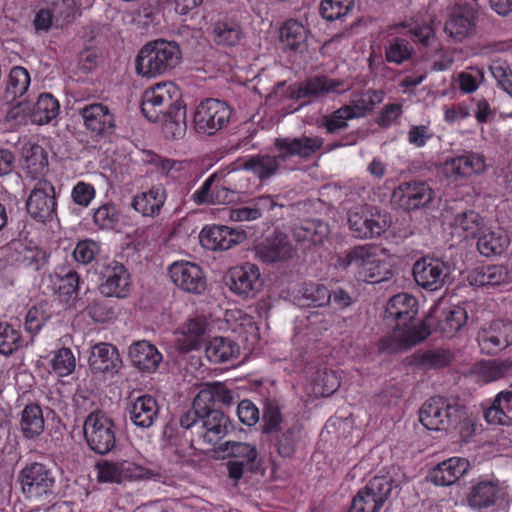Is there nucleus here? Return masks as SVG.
Masks as SVG:
<instances>
[{"mask_svg":"<svg viewBox=\"0 0 512 512\" xmlns=\"http://www.w3.org/2000/svg\"><path fill=\"white\" fill-rule=\"evenodd\" d=\"M233 402L231 390L221 382L208 384L200 389L192 406L178 419L184 430V437L189 439L190 447L195 442L215 445L228 434L231 428L230 419L216 408V404L230 406Z\"/></svg>","mask_w":512,"mask_h":512,"instance_id":"nucleus-1","label":"nucleus"},{"mask_svg":"<svg viewBox=\"0 0 512 512\" xmlns=\"http://www.w3.org/2000/svg\"><path fill=\"white\" fill-rule=\"evenodd\" d=\"M181 57L177 42L158 39L141 48L135 61L136 71L144 77H156L173 70Z\"/></svg>","mask_w":512,"mask_h":512,"instance_id":"nucleus-2","label":"nucleus"},{"mask_svg":"<svg viewBox=\"0 0 512 512\" xmlns=\"http://www.w3.org/2000/svg\"><path fill=\"white\" fill-rule=\"evenodd\" d=\"M182 95L177 85L164 82L148 88L142 96L141 111L153 123L162 121L174 108L181 106Z\"/></svg>","mask_w":512,"mask_h":512,"instance_id":"nucleus-3","label":"nucleus"},{"mask_svg":"<svg viewBox=\"0 0 512 512\" xmlns=\"http://www.w3.org/2000/svg\"><path fill=\"white\" fill-rule=\"evenodd\" d=\"M17 482L28 499L43 500L55 494V472L44 463H26L18 473Z\"/></svg>","mask_w":512,"mask_h":512,"instance_id":"nucleus-4","label":"nucleus"},{"mask_svg":"<svg viewBox=\"0 0 512 512\" xmlns=\"http://www.w3.org/2000/svg\"><path fill=\"white\" fill-rule=\"evenodd\" d=\"M397 487L391 476H374L357 492L347 512H380Z\"/></svg>","mask_w":512,"mask_h":512,"instance_id":"nucleus-5","label":"nucleus"},{"mask_svg":"<svg viewBox=\"0 0 512 512\" xmlns=\"http://www.w3.org/2000/svg\"><path fill=\"white\" fill-rule=\"evenodd\" d=\"M462 416L461 407L451 404L447 399L436 396L426 400L420 408L421 424L434 431L448 430L456 425Z\"/></svg>","mask_w":512,"mask_h":512,"instance_id":"nucleus-6","label":"nucleus"},{"mask_svg":"<svg viewBox=\"0 0 512 512\" xmlns=\"http://www.w3.org/2000/svg\"><path fill=\"white\" fill-rule=\"evenodd\" d=\"M83 432L89 448L98 454H107L116 445L115 425L102 411H93L86 417Z\"/></svg>","mask_w":512,"mask_h":512,"instance_id":"nucleus-7","label":"nucleus"},{"mask_svg":"<svg viewBox=\"0 0 512 512\" xmlns=\"http://www.w3.org/2000/svg\"><path fill=\"white\" fill-rule=\"evenodd\" d=\"M392 224L391 215L374 206L362 207L348 216V225L354 237L372 239L381 236Z\"/></svg>","mask_w":512,"mask_h":512,"instance_id":"nucleus-8","label":"nucleus"},{"mask_svg":"<svg viewBox=\"0 0 512 512\" xmlns=\"http://www.w3.org/2000/svg\"><path fill=\"white\" fill-rule=\"evenodd\" d=\"M231 109L226 102L207 98L201 101L194 113V127L200 134L214 135L226 127L231 117Z\"/></svg>","mask_w":512,"mask_h":512,"instance_id":"nucleus-9","label":"nucleus"},{"mask_svg":"<svg viewBox=\"0 0 512 512\" xmlns=\"http://www.w3.org/2000/svg\"><path fill=\"white\" fill-rule=\"evenodd\" d=\"M466 310L460 306L444 309L431 308L424 321L416 324L417 328H424L428 336L432 332H439L444 337H453L466 323Z\"/></svg>","mask_w":512,"mask_h":512,"instance_id":"nucleus-10","label":"nucleus"},{"mask_svg":"<svg viewBox=\"0 0 512 512\" xmlns=\"http://www.w3.org/2000/svg\"><path fill=\"white\" fill-rule=\"evenodd\" d=\"M99 290L106 297L126 298L131 290V276L123 263L105 260L99 267Z\"/></svg>","mask_w":512,"mask_h":512,"instance_id":"nucleus-11","label":"nucleus"},{"mask_svg":"<svg viewBox=\"0 0 512 512\" xmlns=\"http://www.w3.org/2000/svg\"><path fill=\"white\" fill-rule=\"evenodd\" d=\"M416 284L428 291L443 288L450 275V266L441 258L424 256L418 259L412 268Z\"/></svg>","mask_w":512,"mask_h":512,"instance_id":"nucleus-12","label":"nucleus"},{"mask_svg":"<svg viewBox=\"0 0 512 512\" xmlns=\"http://www.w3.org/2000/svg\"><path fill=\"white\" fill-rule=\"evenodd\" d=\"M56 197L53 184L47 180L37 182L26 202L28 214L41 223L57 219Z\"/></svg>","mask_w":512,"mask_h":512,"instance_id":"nucleus-13","label":"nucleus"},{"mask_svg":"<svg viewBox=\"0 0 512 512\" xmlns=\"http://www.w3.org/2000/svg\"><path fill=\"white\" fill-rule=\"evenodd\" d=\"M85 128L97 141L109 138L115 132V115L103 103L86 104L78 109Z\"/></svg>","mask_w":512,"mask_h":512,"instance_id":"nucleus-14","label":"nucleus"},{"mask_svg":"<svg viewBox=\"0 0 512 512\" xmlns=\"http://www.w3.org/2000/svg\"><path fill=\"white\" fill-rule=\"evenodd\" d=\"M479 11L476 0L457 4L449 20L445 23V32L457 42L471 36L476 29Z\"/></svg>","mask_w":512,"mask_h":512,"instance_id":"nucleus-15","label":"nucleus"},{"mask_svg":"<svg viewBox=\"0 0 512 512\" xmlns=\"http://www.w3.org/2000/svg\"><path fill=\"white\" fill-rule=\"evenodd\" d=\"M227 277L230 290L242 298H254L263 287L260 270L252 263L231 268Z\"/></svg>","mask_w":512,"mask_h":512,"instance_id":"nucleus-16","label":"nucleus"},{"mask_svg":"<svg viewBox=\"0 0 512 512\" xmlns=\"http://www.w3.org/2000/svg\"><path fill=\"white\" fill-rule=\"evenodd\" d=\"M100 482L121 483L125 480L150 479L154 473L133 462H111L104 460L96 465Z\"/></svg>","mask_w":512,"mask_h":512,"instance_id":"nucleus-17","label":"nucleus"},{"mask_svg":"<svg viewBox=\"0 0 512 512\" xmlns=\"http://www.w3.org/2000/svg\"><path fill=\"white\" fill-rule=\"evenodd\" d=\"M172 282L181 290L196 295L207 288V280L202 268L189 261H176L169 267Z\"/></svg>","mask_w":512,"mask_h":512,"instance_id":"nucleus-18","label":"nucleus"},{"mask_svg":"<svg viewBox=\"0 0 512 512\" xmlns=\"http://www.w3.org/2000/svg\"><path fill=\"white\" fill-rule=\"evenodd\" d=\"M433 198V189L424 181L402 182L392 193V200L406 211L426 207Z\"/></svg>","mask_w":512,"mask_h":512,"instance_id":"nucleus-19","label":"nucleus"},{"mask_svg":"<svg viewBox=\"0 0 512 512\" xmlns=\"http://www.w3.org/2000/svg\"><path fill=\"white\" fill-rule=\"evenodd\" d=\"M342 85L343 82L340 80L315 75L299 83L297 87H290L287 96L294 100L307 98L309 102L318 101L338 92Z\"/></svg>","mask_w":512,"mask_h":512,"instance_id":"nucleus-20","label":"nucleus"},{"mask_svg":"<svg viewBox=\"0 0 512 512\" xmlns=\"http://www.w3.org/2000/svg\"><path fill=\"white\" fill-rule=\"evenodd\" d=\"M324 144L323 138L319 136L301 135L299 137H279L274 140V147L280 152V159L286 162L293 157L309 159Z\"/></svg>","mask_w":512,"mask_h":512,"instance_id":"nucleus-21","label":"nucleus"},{"mask_svg":"<svg viewBox=\"0 0 512 512\" xmlns=\"http://www.w3.org/2000/svg\"><path fill=\"white\" fill-rule=\"evenodd\" d=\"M486 168L484 157L480 154L467 152L461 156L447 159L443 165V174L453 182L472 174L484 172Z\"/></svg>","mask_w":512,"mask_h":512,"instance_id":"nucleus-22","label":"nucleus"},{"mask_svg":"<svg viewBox=\"0 0 512 512\" xmlns=\"http://www.w3.org/2000/svg\"><path fill=\"white\" fill-rule=\"evenodd\" d=\"M428 337V332L417 325L406 327L402 332L387 335L383 337L378 344L380 352L395 354L402 350H407Z\"/></svg>","mask_w":512,"mask_h":512,"instance_id":"nucleus-23","label":"nucleus"},{"mask_svg":"<svg viewBox=\"0 0 512 512\" xmlns=\"http://www.w3.org/2000/svg\"><path fill=\"white\" fill-rule=\"evenodd\" d=\"M128 355L132 365L143 373H154L163 360L156 346L146 340L132 343Z\"/></svg>","mask_w":512,"mask_h":512,"instance_id":"nucleus-24","label":"nucleus"},{"mask_svg":"<svg viewBox=\"0 0 512 512\" xmlns=\"http://www.w3.org/2000/svg\"><path fill=\"white\" fill-rule=\"evenodd\" d=\"M418 313L417 299L407 293H400L393 296L387 303L385 318L397 321L396 327H406Z\"/></svg>","mask_w":512,"mask_h":512,"instance_id":"nucleus-25","label":"nucleus"},{"mask_svg":"<svg viewBox=\"0 0 512 512\" xmlns=\"http://www.w3.org/2000/svg\"><path fill=\"white\" fill-rule=\"evenodd\" d=\"M470 464L460 457H451L438 463L428 474V479L438 486H450L467 473Z\"/></svg>","mask_w":512,"mask_h":512,"instance_id":"nucleus-26","label":"nucleus"},{"mask_svg":"<svg viewBox=\"0 0 512 512\" xmlns=\"http://www.w3.org/2000/svg\"><path fill=\"white\" fill-rule=\"evenodd\" d=\"M292 235L306 247L320 245L329 235V226L320 219H304L293 225Z\"/></svg>","mask_w":512,"mask_h":512,"instance_id":"nucleus-27","label":"nucleus"},{"mask_svg":"<svg viewBox=\"0 0 512 512\" xmlns=\"http://www.w3.org/2000/svg\"><path fill=\"white\" fill-rule=\"evenodd\" d=\"M211 35L216 45L223 48H232L241 43L245 33L239 20L224 18L213 24Z\"/></svg>","mask_w":512,"mask_h":512,"instance_id":"nucleus-28","label":"nucleus"},{"mask_svg":"<svg viewBox=\"0 0 512 512\" xmlns=\"http://www.w3.org/2000/svg\"><path fill=\"white\" fill-rule=\"evenodd\" d=\"M158 404L151 395L137 397L128 408L131 422L142 429L150 428L158 417Z\"/></svg>","mask_w":512,"mask_h":512,"instance_id":"nucleus-29","label":"nucleus"},{"mask_svg":"<svg viewBox=\"0 0 512 512\" xmlns=\"http://www.w3.org/2000/svg\"><path fill=\"white\" fill-rule=\"evenodd\" d=\"M121 359L115 346L98 343L92 348L89 365L95 372L115 373L120 367Z\"/></svg>","mask_w":512,"mask_h":512,"instance_id":"nucleus-30","label":"nucleus"},{"mask_svg":"<svg viewBox=\"0 0 512 512\" xmlns=\"http://www.w3.org/2000/svg\"><path fill=\"white\" fill-rule=\"evenodd\" d=\"M219 450L234 461H243L248 466L250 473H257L261 469V461L255 445L246 442L226 441Z\"/></svg>","mask_w":512,"mask_h":512,"instance_id":"nucleus-31","label":"nucleus"},{"mask_svg":"<svg viewBox=\"0 0 512 512\" xmlns=\"http://www.w3.org/2000/svg\"><path fill=\"white\" fill-rule=\"evenodd\" d=\"M500 491L497 481H480L470 488L467 502L474 509H486L496 504Z\"/></svg>","mask_w":512,"mask_h":512,"instance_id":"nucleus-32","label":"nucleus"},{"mask_svg":"<svg viewBox=\"0 0 512 512\" xmlns=\"http://www.w3.org/2000/svg\"><path fill=\"white\" fill-rule=\"evenodd\" d=\"M166 200L165 189L158 185L133 197L131 206L143 216H157Z\"/></svg>","mask_w":512,"mask_h":512,"instance_id":"nucleus-33","label":"nucleus"},{"mask_svg":"<svg viewBox=\"0 0 512 512\" xmlns=\"http://www.w3.org/2000/svg\"><path fill=\"white\" fill-rule=\"evenodd\" d=\"M510 274L506 266L493 264L475 268L469 274V281L474 286H500L510 282Z\"/></svg>","mask_w":512,"mask_h":512,"instance_id":"nucleus-34","label":"nucleus"},{"mask_svg":"<svg viewBox=\"0 0 512 512\" xmlns=\"http://www.w3.org/2000/svg\"><path fill=\"white\" fill-rule=\"evenodd\" d=\"M260 257L267 263L283 261L292 256V245L286 234L275 232L265 243L259 247Z\"/></svg>","mask_w":512,"mask_h":512,"instance_id":"nucleus-35","label":"nucleus"},{"mask_svg":"<svg viewBox=\"0 0 512 512\" xmlns=\"http://www.w3.org/2000/svg\"><path fill=\"white\" fill-rule=\"evenodd\" d=\"M279 157V151L275 155H255L244 162L243 168L253 172L261 181H264L276 175L281 166L286 163L285 159Z\"/></svg>","mask_w":512,"mask_h":512,"instance_id":"nucleus-36","label":"nucleus"},{"mask_svg":"<svg viewBox=\"0 0 512 512\" xmlns=\"http://www.w3.org/2000/svg\"><path fill=\"white\" fill-rule=\"evenodd\" d=\"M19 425L25 439H37L45 429V420L40 405L37 403L27 404L21 412Z\"/></svg>","mask_w":512,"mask_h":512,"instance_id":"nucleus-37","label":"nucleus"},{"mask_svg":"<svg viewBox=\"0 0 512 512\" xmlns=\"http://www.w3.org/2000/svg\"><path fill=\"white\" fill-rule=\"evenodd\" d=\"M377 248L371 244L355 246L344 254L338 256L336 266L342 270H348L354 266L358 269L375 262Z\"/></svg>","mask_w":512,"mask_h":512,"instance_id":"nucleus-38","label":"nucleus"},{"mask_svg":"<svg viewBox=\"0 0 512 512\" xmlns=\"http://www.w3.org/2000/svg\"><path fill=\"white\" fill-rule=\"evenodd\" d=\"M205 354L211 363L220 364L237 358L240 347L229 338L215 337L206 345Z\"/></svg>","mask_w":512,"mask_h":512,"instance_id":"nucleus-39","label":"nucleus"},{"mask_svg":"<svg viewBox=\"0 0 512 512\" xmlns=\"http://www.w3.org/2000/svg\"><path fill=\"white\" fill-rule=\"evenodd\" d=\"M56 278L58 284L55 291L59 300L68 307L76 308L80 285L79 274L75 270L69 269L64 274L56 273Z\"/></svg>","mask_w":512,"mask_h":512,"instance_id":"nucleus-40","label":"nucleus"},{"mask_svg":"<svg viewBox=\"0 0 512 512\" xmlns=\"http://www.w3.org/2000/svg\"><path fill=\"white\" fill-rule=\"evenodd\" d=\"M509 245L510 238L507 232L501 228L484 233L477 240V249L485 257L501 255Z\"/></svg>","mask_w":512,"mask_h":512,"instance_id":"nucleus-41","label":"nucleus"},{"mask_svg":"<svg viewBox=\"0 0 512 512\" xmlns=\"http://www.w3.org/2000/svg\"><path fill=\"white\" fill-rule=\"evenodd\" d=\"M59 110L58 100L50 93H42L31 110V120L38 125L48 124L58 116Z\"/></svg>","mask_w":512,"mask_h":512,"instance_id":"nucleus-42","label":"nucleus"},{"mask_svg":"<svg viewBox=\"0 0 512 512\" xmlns=\"http://www.w3.org/2000/svg\"><path fill=\"white\" fill-rule=\"evenodd\" d=\"M444 218L451 227L462 230L467 236H475L482 223V218L474 210L446 211Z\"/></svg>","mask_w":512,"mask_h":512,"instance_id":"nucleus-43","label":"nucleus"},{"mask_svg":"<svg viewBox=\"0 0 512 512\" xmlns=\"http://www.w3.org/2000/svg\"><path fill=\"white\" fill-rule=\"evenodd\" d=\"M30 85L29 72L21 66L13 67L8 75L5 89V99L9 102L14 101L17 97L23 96Z\"/></svg>","mask_w":512,"mask_h":512,"instance_id":"nucleus-44","label":"nucleus"},{"mask_svg":"<svg viewBox=\"0 0 512 512\" xmlns=\"http://www.w3.org/2000/svg\"><path fill=\"white\" fill-rule=\"evenodd\" d=\"M414 47L405 37H393L385 44V59L388 63L400 65L414 55Z\"/></svg>","mask_w":512,"mask_h":512,"instance_id":"nucleus-45","label":"nucleus"},{"mask_svg":"<svg viewBox=\"0 0 512 512\" xmlns=\"http://www.w3.org/2000/svg\"><path fill=\"white\" fill-rule=\"evenodd\" d=\"M206 330L202 319H190L183 328L182 338L179 339L180 349L188 352L200 347Z\"/></svg>","mask_w":512,"mask_h":512,"instance_id":"nucleus-46","label":"nucleus"},{"mask_svg":"<svg viewBox=\"0 0 512 512\" xmlns=\"http://www.w3.org/2000/svg\"><path fill=\"white\" fill-rule=\"evenodd\" d=\"M275 437L271 439L274 443L277 453L283 458H290L296 451V446L301 437V427L292 425L284 431L274 433Z\"/></svg>","mask_w":512,"mask_h":512,"instance_id":"nucleus-47","label":"nucleus"},{"mask_svg":"<svg viewBox=\"0 0 512 512\" xmlns=\"http://www.w3.org/2000/svg\"><path fill=\"white\" fill-rule=\"evenodd\" d=\"M281 42L290 50H301L305 47L307 30L296 20H288L280 29Z\"/></svg>","mask_w":512,"mask_h":512,"instance_id":"nucleus-48","label":"nucleus"},{"mask_svg":"<svg viewBox=\"0 0 512 512\" xmlns=\"http://www.w3.org/2000/svg\"><path fill=\"white\" fill-rule=\"evenodd\" d=\"M163 123V133L167 139L179 140L186 134V109L182 104L172 110L166 119L160 121Z\"/></svg>","mask_w":512,"mask_h":512,"instance_id":"nucleus-49","label":"nucleus"},{"mask_svg":"<svg viewBox=\"0 0 512 512\" xmlns=\"http://www.w3.org/2000/svg\"><path fill=\"white\" fill-rule=\"evenodd\" d=\"M45 5L49 9L56 27L73 21L77 7L74 0H45Z\"/></svg>","mask_w":512,"mask_h":512,"instance_id":"nucleus-50","label":"nucleus"},{"mask_svg":"<svg viewBox=\"0 0 512 512\" xmlns=\"http://www.w3.org/2000/svg\"><path fill=\"white\" fill-rule=\"evenodd\" d=\"M453 359L454 356L450 350L436 348L419 354L416 363L424 369H439L448 366Z\"/></svg>","mask_w":512,"mask_h":512,"instance_id":"nucleus-51","label":"nucleus"},{"mask_svg":"<svg viewBox=\"0 0 512 512\" xmlns=\"http://www.w3.org/2000/svg\"><path fill=\"white\" fill-rule=\"evenodd\" d=\"M301 306L325 307L330 304L329 289L324 284L309 283L302 291L299 299Z\"/></svg>","mask_w":512,"mask_h":512,"instance_id":"nucleus-52","label":"nucleus"},{"mask_svg":"<svg viewBox=\"0 0 512 512\" xmlns=\"http://www.w3.org/2000/svg\"><path fill=\"white\" fill-rule=\"evenodd\" d=\"M512 369L509 361H485L475 367L479 380L488 383L504 377Z\"/></svg>","mask_w":512,"mask_h":512,"instance_id":"nucleus-53","label":"nucleus"},{"mask_svg":"<svg viewBox=\"0 0 512 512\" xmlns=\"http://www.w3.org/2000/svg\"><path fill=\"white\" fill-rule=\"evenodd\" d=\"M283 416L280 407L276 401L267 400L264 404L262 414V433L272 435L281 431Z\"/></svg>","mask_w":512,"mask_h":512,"instance_id":"nucleus-54","label":"nucleus"},{"mask_svg":"<svg viewBox=\"0 0 512 512\" xmlns=\"http://www.w3.org/2000/svg\"><path fill=\"white\" fill-rule=\"evenodd\" d=\"M21 345V332L8 322H0V353L4 356H10Z\"/></svg>","mask_w":512,"mask_h":512,"instance_id":"nucleus-55","label":"nucleus"},{"mask_svg":"<svg viewBox=\"0 0 512 512\" xmlns=\"http://www.w3.org/2000/svg\"><path fill=\"white\" fill-rule=\"evenodd\" d=\"M21 246L22 248L17 250V257L15 259L17 265L34 272L39 271L46 263L45 252L38 247Z\"/></svg>","mask_w":512,"mask_h":512,"instance_id":"nucleus-56","label":"nucleus"},{"mask_svg":"<svg viewBox=\"0 0 512 512\" xmlns=\"http://www.w3.org/2000/svg\"><path fill=\"white\" fill-rule=\"evenodd\" d=\"M485 80V72L480 67H467L457 74L456 82L461 92L470 94L475 92Z\"/></svg>","mask_w":512,"mask_h":512,"instance_id":"nucleus-57","label":"nucleus"},{"mask_svg":"<svg viewBox=\"0 0 512 512\" xmlns=\"http://www.w3.org/2000/svg\"><path fill=\"white\" fill-rule=\"evenodd\" d=\"M354 5V0H323L319 13L327 21H335L348 14Z\"/></svg>","mask_w":512,"mask_h":512,"instance_id":"nucleus-58","label":"nucleus"},{"mask_svg":"<svg viewBox=\"0 0 512 512\" xmlns=\"http://www.w3.org/2000/svg\"><path fill=\"white\" fill-rule=\"evenodd\" d=\"M120 220V213L112 203H106L98 207L93 215V222L100 229H114Z\"/></svg>","mask_w":512,"mask_h":512,"instance_id":"nucleus-59","label":"nucleus"},{"mask_svg":"<svg viewBox=\"0 0 512 512\" xmlns=\"http://www.w3.org/2000/svg\"><path fill=\"white\" fill-rule=\"evenodd\" d=\"M50 364L59 377H64L74 371L76 362L71 349L63 347L54 353Z\"/></svg>","mask_w":512,"mask_h":512,"instance_id":"nucleus-60","label":"nucleus"},{"mask_svg":"<svg viewBox=\"0 0 512 512\" xmlns=\"http://www.w3.org/2000/svg\"><path fill=\"white\" fill-rule=\"evenodd\" d=\"M497 86L512 97V68L504 60H494L489 66Z\"/></svg>","mask_w":512,"mask_h":512,"instance_id":"nucleus-61","label":"nucleus"},{"mask_svg":"<svg viewBox=\"0 0 512 512\" xmlns=\"http://www.w3.org/2000/svg\"><path fill=\"white\" fill-rule=\"evenodd\" d=\"M225 177L223 171L215 172L211 174L202 184V186L196 190L191 199L198 205L213 204V197L215 188L213 185L215 182L222 180Z\"/></svg>","mask_w":512,"mask_h":512,"instance_id":"nucleus-62","label":"nucleus"},{"mask_svg":"<svg viewBox=\"0 0 512 512\" xmlns=\"http://www.w3.org/2000/svg\"><path fill=\"white\" fill-rule=\"evenodd\" d=\"M100 245L91 239L81 240L76 244L73 251L74 259L81 264L87 265L92 263L100 253Z\"/></svg>","mask_w":512,"mask_h":512,"instance_id":"nucleus-63","label":"nucleus"},{"mask_svg":"<svg viewBox=\"0 0 512 512\" xmlns=\"http://www.w3.org/2000/svg\"><path fill=\"white\" fill-rule=\"evenodd\" d=\"M477 342L480 351L486 355H496L504 349L499 343V339L493 335L491 327L488 324L479 329L477 333Z\"/></svg>","mask_w":512,"mask_h":512,"instance_id":"nucleus-64","label":"nucleus"}]
</instances>
